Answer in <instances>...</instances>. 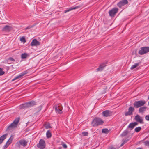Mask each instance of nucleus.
Wrapping results in <instances>:
<instances>
[{"mask_svg": "<svg viewBox=\"0 0 149 149\" xmlns=\"http://www.w3.org/2000/svg\"><path fill=\"white\" fill-rule=\"evenodd\" d=\"M104 123V121L101 118L98 117H95L92 121L91 124L92 126L96 127L102 125Z\"/></svg>", "mask_w": 149, "mask_h": 149, "instance_id": "obj_1", "label": "nucleus"}, {"mask_svg": "<svg viewBox=\"0 0 149 149\" xmlns=\"http://www.w3.org/2000/svg\"><path fill=\"white\" fill-rule=\"evenodd\" d=\"M19 120V118L15 119L13 122L8 126L6 129V131H9L16 127Z\"/></svg>", "mask_w": 149, "mask_h": 149, "instance_id": "obj_2", "label": "nucleus"}, {"mask_svg": "<svg viewBox=\"0 0 149 149\" xmlns=\"http://www.w3.org/2000/svg\"><path fill=\"white\" fill-rule=\"evenodd\" d=\"M27 142L25 140L22 139L16 143L15 146L17 148H20L21 146L23 147L26 146L27 144Z\"/></svg>", "mask_w": 149, "mask_h": 149, "instance_id": "obj_3", "label": "nucleus"}, {"mask_svg": "<svg viewBox=\"0 0 149 149\" xmlns=\"http://www.w3.org/2000/svg\"><path fill=\"white\" fill-rule=\"evenodd\" d=\"M146 103V102L145 101L141 100L135 101L133 104L135 108H138L144 106Z\"/></svg>", "mask_w": 149, "mask_h": 149, "instance_id": "obj_4", "label": "nucleus"}, {"mask_svg": "<svg viewBox=\"0 0 149 149\" xmlns=\"http://www.w3.org/2000/svg\"><path fill=\"white\" fill-rule=\"evenodd\" d=\"M149 52V47H143L140 48V49L138 52V53L140 55H142Z\"/></svg>", "mask_w": 149, "mask_h": 149, "instance_id": "obj_5", "label": "nucleus"}, {"mask_svg": "<svg viewBox=\"0 0 149 149\" xmlns=\"http://www.w3.org/2000/svg\"><path fill=\"white\" fill-rule=\"evenodd\" d=\"M118 9L116 7L114 8L109 10V13L110 16L111 17H114L116 14L117 13Z\"/></svg>", "mask_w": 149, "mask_h": 149, "instance_id": "obj_6", "label": "nucleus"}, {"mask_svg": "<svg viewBox=\"0 0 149 149\" xmlns=\"http://www.w3.org/2000/svg\"><path fill=\"white\" fill-rule=\"evenodd\" d=\"M37 147L40 149H43L45 147V143L43 139H40L39 143L37 145Z\"/></svg>", "mask_w": 149, "mask_h": 149, "instance_id": "obj_7", "label": "nucleus"}, {"mask_svg": "<svg viewBox=\"0 0 149 149\" xmlns=\"http://www.w3.org/2000/svg\"><path fill=\"white\" fill-rule=\"evenodd\" d=\"M134 107L130 106L128 109V111L125 113V116H130L133 114V112L134 111Z\"/></svg>", "mask_w": 149, "mask_h": 149, "instance_id": "obj_8", "label": "nucleus"}, {"mask_svg": "<svg viewBox=\"0 0 149 149\" xmlns=\"http://www.w3.org/2000/svg\"><path fill=\"white\" fill-rule=\"evenodd\" d=\"M128 3L127 0H122L119 2L117 3V6L119 8L121 7L122 6L127 4Z\"/></svg>", "mask_w": 149, "mask_h": 149, "instance_id": "obj_9", "label": "nucleus"}, {"mask_svg": "<svg viewBox=\"0 0 149 149\" xmlns=\"http://www.w3.org/2000/svg\"><path fill=\"white\" fill-rule=\"evenodd\" d=\"M107 62H104L100 64L98 68L96 69L97 71H102L104 68L106 66Z\"/></svg>", "mask_w": 149, "mask_h": 149, "instance_id": "obj_10", "label": "nucleus"}, {"mask_svg": "<svg viewBox=\"0 0 149 149\" xmlns=\"http://www.w3.org/2000/svg\"><path fill=\"white\" fill-rule=\"evenodd\" d=\"M28 73V71L27 70H26L22 72L20 74L18 75L17 76L15 77L12 80V81H14L16 80L17 79H19L20 78H21L24 75Z\"/></svg>", "mask_w": 149, "mask_h": 149, "instance_id": "obj_11", "label": "nucleus"}, {"mask_svg": "<svg viewBox=\"0 0 149 149\" xmlns=\"http://www.w3.org/2000/svg\"><path fill=\"white\" fill-rule=\"evenodd\" d=\"M112 112L109 110H106L102 112V115L105 117H108L112 115Z\"/></svg>", "mask_w": 149, "mask_h": 149, "instance_id": "obj_12", "label": "nucleus"}, {"mask_svg": "<svg viewBox=\"0 0 149 149\" xmlns=\"http://www.w3.org/2000/svg\"><path fill=\"white\" fill-rule=\"evenodd\" d=\"M135 119L137 122L141 124L144 123L143 119L141 117H140L139 115H137L135 116Z\"/></svg>", "mask_w": 149, "mask_h": 149, "instance_id": "obj_13", "label": "nucleus"}, {"mask_svg": "<svg viewBox=\"0 0 149 149\" xmlns=\"http://www.w3.org/2000/svg\"><path fill=\"white\" fill-rule=\"evenodd\" d=\"M62 108L61 106H58L55 107V110L56 113L59 114H61L62 113Z\"/></svg>", "mask_w": 149, "mask_h": 149, "instance_id": "obj_14", "label": "nucleus"}, {"mask_svg": "<svg viewBox=\"0 0 149 149\" xmlns=\"http://www.w3.org/2000/svg\"><path fill=\"white\" fill-rule=\"evenodd\" d=\"M40 45V42L38 41L36 39H33L31 43V45L32 46L39 45Z\"/></svg>", "mask_w": 149, "mask_h": 149, "instance_id": "obj_15", "label": "nucleus"}, {"mask_svg": "<svg viewBox=\"0 0 149 149\" xmlns=\"http://www.w3.org/2000/svg\"><path fill=\"white\" fill-rule=\"evenodd\" d=\"M137 124L138 123L136 122L131 123L129 124L127 127V128H130L131 129V130H132L134 128L136 125H137Z\"/></svg>", "mask_w": 149, "mask_h": 149, "instance_id": "obj_16", "label": "nucleus"}, {"mask_svg": "<svg viewBox=\"0 0 149 149\" xmlns=\"http://www.w3.org/2000/svg\"><path fill=\"white\" fill-rule=\"evenodd\" d=\"M81 7L80 6H76L75 7H71L69 8L67 10H65L64 13H66L67 12H68L72 10H75L77 8H80Z\"/></svg>", "mask_w": 149, "mask_h": 149, "instance_id": "obj_17", "label": "nucleus"}, {"mask_svg": "<svg viewBox=\"0 0 149 149\" xmlns=\"http://www.w3.org/2000/svg\"><path fill=\"white\" fill-rule=\"evenodd\" d=\"M148 108L146 106H142L139 108V113H143L146 109Z\"/></svg>", "mask_w": 149, "mask_h": 149, "instance_id": "obj_18", "label": "nucleus"}, {"mask_svg": "<svg viewBox=\"0 0 149 149\" xmlns=\"http://www.w3.org/2000/svg\"><path fill=\"white\" fill-rule=\"evenodd\" d=\"M20 107L21 109H26L29 108L28 102H26L20 105Z\"/></svg>", "mask_w": 149, "mask_h": 149, "instance_id": "obj_19", "label": "nucleus"}, {"mask_svg": "<svg viewBox=\"0 0 149 149\" xmlns=\"http://www.w3.org/2000/svg\"><path fill=\"white\" fill-rule=\"evenodd\" d=\"M29 107H33L36 104V102L35 101H31L28 102Z\"/></svg>", "mask_w": 149, "mask_h": 149, "instance_id": "obj_20", "label": "nucleus"}, {"mask_svg": "<svg viewBox=\"0 0 149 149\" xmlns=\"http://www.w3.org/2000/svg\"><path fill=\"white\" fill-rule=\"evenodd\" d=\"M11 29V27L8 25L5 26L3 29L2 30L3 31H9Z\"/></svg>", "mask_w": 149, "mask_h": 149, "instance_id": "obj_21", "label": "nucleus"}, {"mask_svg": "<svg viewBox=\"0 0 149 149\" xmlns=\"http://www.w3.org/2000/svg\"><path fill=\"white\" fill-rule=\"evenodd\" d=\"M7 134H5L0 137V144L3 142V141L6 138Z\"/></svg>", "mask_w": 149, "mask_h": 149, "instance_id": "obj_22", "label": "nucleus"}, {"mask_svg": "<svg viewBox=\"0 0 149 149\" xmlns=\"http://www.w3.org/2000/svg\"><path fill=\"white\" fill-rule=\"evenodd\" d=\"M12 140H11L10 141H9V139L7 141V142L6 145L4 146L3 147V149H6L9 146V145L11 143Z\"/></svg>", "mask_w": 149, "mask_h": 149, "instance_id": "obj_23", "label": "nucleus"}, {"mask_svg": "<svg viewBox=\"0 0 149 149\" xmlns=\"http://www.w3.org/2000/svg\"><path fill=\"white\" fill-rule=\"evenodd\" d=\"M46 137L47 138H49L52 136V134L49 130H48L46 134Z\"/></svg>", "mask_w": 149, "mask_h": 149, "instance_id": "obj_24", "label": "nucleus"}, {"mask_svg": "<svg viewBox=\"0 0 149 149\" xmlns=\"http://www.w3.org/2000/svg\"><path fill=\"white\" fill-rule=\"evenodd\" d=\"M141 63V62H139L138 63H135V64L133 65L132 66L131 69V70H132L135 68L136 67H137L139 65H140V64Z\"/></svg>", "mask_w": 149, "mask_h": 149, "instance_id": "obj_25", "label": "nucleus"}, {"mask_svg": "<svg viewBox=\"0 0 149 149\" xmlns=\"http://www.w3.org/2000/svg\"><path fill=\"white\" fill-rule=\"evenodd\" d=\"M102 132L103 133L108 134L109 132V130L107 128L103 129L102 130Z\"/></svg>", "mask_w": 149, "mask_h": 149, "instance_id": "obj_26", "label": "nucleus"}, {"mask_svg": "<svg viewBox=\"0 0 149 149\" xmlns=\"http://www.w3.org/2000/svg\"><path fill=\"white\" fill-rule=\"evenodd\" d=\"M28 55L26 53L22 54L21 55V57L22 59L26 58L27 56Z\"/></svg>", "mask_w": 149, "mask_h": 149, "instance_id": "obj_27", "label": "nucleus"}, {"mask_svg": "<svg viewBox=\"0 0 149 149\" xmlns=\"http://www.w3.org/2000/svg\"><path fill=\"white\" fill-rule=\"evenodd\" d=\"M141 127H136L135 129V131L137 132H139L141 130Z\"/></svg>", "mask_w": 149, "mask_h": 149, "instance_id": "obj_28", "label": "nucleus"}, {"mask_svg": "<svg viewBox=\"0 0 149 149\" xmlns=\"http://www.w3.org/2000/svg\"><path fill=\"white\" fill-rule=\"evenodd\" d=\"M20 40L22 42H23V43H24L26 42L25 38L24 37L21 38H20Z\"/></svg>", "mask_w": 149, "mask_h": 149, "instance_id": "obj_29", "label": "nucleus"}, {"mask_svg": "<svg viewBox=\"0 0 149 149\" xmlns=\"http://www.w3.org/2000/svg\"><path fill=\"white\" fill-rule=\"evenodd\" d=\"M128 131L127 130H125L122 134L121 135L123 136H124L128 133Z\"/></svg>", "mask_w": 149, "mask_h": 149, "instance_id": "obj_30", "label": "nucleus"}, {"mask_svg": "<svg viewBox=\"0 0 149 149\" xmlns=\"http://www.w3.org/2000/svg\"><path fill=\"white\" fill-rule=\"evenodd\" d=\"M42 105L38 107L37 108V111L38 112H39L42 109Z\"/></svg>", "mask_w": 149, "mask_h": 149, "instance_id": "obj_31", "label": "nucleus"}, {"mask_svg": "<svg viewBox=\"0 0 149 149\" xmlns=\"http://www.w3.org/2000/svg\"><path fill=\"white\" fill-rule=\"evenodd\" d=\"M128 140H123V143H121L120 145V146H122L125 143H126L128 141Z\"/></svg>", "mask_w": 149, "mask_h": 149, "instance_id": "obj_32", "label": "nucleus"}, {"mask_svg": "<svg viewBox=\"0 0 149 149\" xmlns=\"http://www.w3.org/2000/svg\"><path fill=\"white\" fill-rule=\"evenodd\" d=\"M4 73L5 72L3 71L2 68H0V76L3 75Z\"/></svg>", "mask_w": 149, "mask_h": 149, "instance_id": "obj_33", "label": "nucleus"}, {"mask_svg": "<svg viewBox=\"0 0 149 149\" xmlns=\"http://www.w3.org/2000/svg\"><path fill=\"white\" fill-rule=\"evenodd\" d=\"M45 128L46 129L51 128L52 127L50 126V124H48L46 125L45 126Z\"/></svg>", "mask_w": 149, "mask_h": 149, "instance_id": "obj_34", "label": "nucleus"}, {"mask_svg": "<svg viewBox=\"0 0 149 149\" xmlns=\"http://www.w3.org/2000/svg\"><path fill=\"white\" fill-rule=\"evenodd\" d=\"M82 134L84 136H86L88 135V133L87 132H82Z\"/></svg>", "mask_w": 149, "mask_h": 149, "instance_id": "obj_35", "label": "nucleus"}, {"mask_svg": "<svg viewBox=\"0 0 149 149\" xmlns=\"http://www.w3.org/2000/svg\"><path fill=\"white\" fill-rule=\"evenodd\" d=\"M145 145L149 146V141H146L144 142Z\"/></svg>", "mask_w": 149, "mask_h": 149, "instance_id": "obj_36", "label": "nucleus"}, {"mask_svg": "<svg viewBox=\"0 0 149 149\" xmlns=\"http://www.w3.org/2000/svg\"><path fill=\"white\" fill-rule=\"evenodd\" d=\"M8 60L9 61H11L13 62L15 61V60L12 57H10L8 58Z\"/></svg>", "mask_w": 149, "mask_h": 149, "instance_id": "obj_37", "label": "nucleus"}, {"mask_svg": "<svg viewBox=\"0 0 149 149\" xmlns=\"http://www.w3.org/2000/svg\"><path fill=\"white\" fill-rule=\"evenodd\" d=\"M33 26H29L28 27H27L25 29H24L25 30H26L27 29H30V28H32L33 27Z\"/></svg>", "mask_w": 149, "mask_h": 149, "instance_id": "obj_38", "label": "nucleus"}, {"mask_svg": "<svg viewBox=\"0 0 149 149\" xmlns=\"http://www.w3.org/2000/svg\"><path fill=\"white\" fill-rule=\"evenodd\" d=\"M145 119L147 121H149V115L146 116Z\"/></svg>", "mask_w": 149, "mask_h": 149, "instance_id": "obj_39", "label": "nucleus"}, {"mask_svg": "<svg viewBox=\"0 0 149 149\" xmlns=\"http://www.w3.org/2000/svg\"><path fill=\"white\" fill-rule=\"evenodd\" d=\"M63 147L64 148H67V146L66 145V144H64L63 145Z\"/></svg>", "mask_w": 149, "mask_h": 149, "instance_id": "obj_40", "label": "nucleus"}, {"mask_svg": "<svg viewBox=\"0 0 149 149\" xmlns=\"http://www.w3.org/2000/svg\"><path fill=\"white\" fill-rule=\"evenodd\" d=\"M109 149H117L116 148H115L113 146H111L110 148Z\"/></svg>", "mask_w": 149, "mask_h": 149, "instance_id": "obj_41", "label": "nucleus"}, {"mask_svg": "<svg viewBox=\"0 0 149 149\" xmlns=\"http://www.w3.org/2000/svg\"><path fill=\"white\" fill-rule=\"evenodd\" d=\"M136 149H143L142 148H138Z\"/></svg>", "mask_w": 149, "mask_h": 149, "instance_id": "obj_42", "label": "nucleus"}, {"mask_svg": "<svg viewBox=\"0 0 149 149\" xmlns=\"http://www.w3.org/2000/svg\"><path fill=\"white\" fill-rule=\"evenodd\" d=\"M148 100H149V95L148 97Z\"/></svg>", "mask_w": 149, "mask_h": 149, "instance_id": "obj_43", "label": "nucleus"}, {"mask_svg": "<svg viewBox=\"0 0 149 149\" xmlns=\"http://www.w3.org/2000/svg\"><path fill=\"white\" fill-rule=\"evenodd\" d=\"M148 105H149V101L148 102Z\"/></svg>", "mask_w": 149, "mask_h": 149, "instance_id": "obj_44", "label": "nucleus"}, {"mask_svg": "<svg viewBox=\"0 0 149 149\" xmlns=\"http://www.w3.org/2000/svg\"><path fill=\"white\" fill-rule=\"evenodd\" d=\"M10 139H9L10 140ZM11 140H11H9V141H10Z\"/></svg>", "mask_w": 149, "mask_h": 149, "instance_id": "obj_45", "label": "nucleus"}, {"mask_svg": "<svg viewBox=\"0 0 149 149\" xmlns=\"http://www.w3.org/2000/svg\"><path fill=\"white\" fill-rule=\"evenodd\" d=\"M58 149H61V148H59Z\"/></svg>", "mask_w": 149, "mask_h": 149, "instance_id": "obj_46", "label": "nucleus"}]
</instances>
